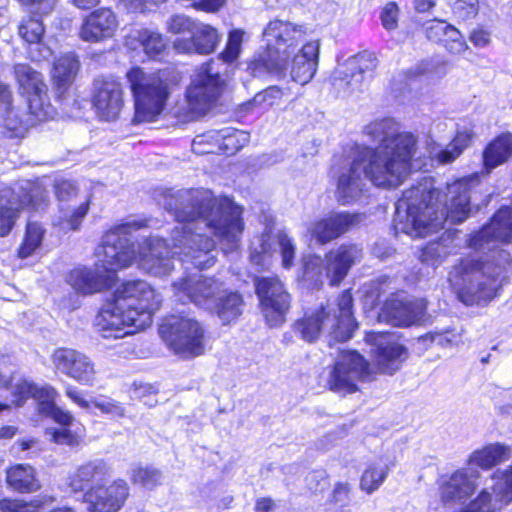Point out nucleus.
<instances>
[{
  "label": "nucleus",
  "mask_w": 512,
  "mask_h": 512,
  "mask_svg": "<svg viewBox=\"0 0 512 512\" xmlns=\"http://www.w3.org/2000/svg\"><path fill=\"white\" fill-rule=\"evenodd\" d=\"M159 204L177 221L170 236L173 251H170L167 240L152 238L148 252L140 259L142 268L148 273L168 275L174 268L170 254L178 255L181 263H191L200 270L213 266L216 262L215 242L201 233L204 228L213 230L225 251L238 247L244 224L242 209L232 200H217L209 190L189 189L166 191Z\"/></svg>",
  "instance_id": "1"
},
{
  "label": "nucleus",
  "mask_w": 512,
  "mask_h": 512,
  "mask_svg": "<svg viewBox=\"0 0 512 512\" xmlns=\"http://www.w3.org/2000/svg\"><path fill=\"white\" fill-rule=\"evenodd\" d=\"M512 237V205L500 208L491 222L472 236L470 246L488 250L481 257L462 258L449 272L448 280L458 298L466 305L487 303L497 296L503 282L512 273L510 252L498 249Z\"/></svg>",
  "instance_id": "2"
},
{
  "label": "nucleus",
  "mask_w": 512,
  "mask_h": 512,
  "mask_svg": "<svg viewBox=\"0 0 512 512\" xmlns=\"http://www.w3.org/2000/svg\"><path fill=\"white\" fill-rule=\"evenodd\" d=\"M364 131L378 143L375 148L363 147L357 153L365 177L377 187L401 185L411 171V160L416 154L415 136L400 131L399 124L391 118L376 120Z\"/></svg>",
  "instance_id": "3"
},
{
  "label": "nucleus",
  "mask_w": 512,
  "mask_h": 512,
  "mask_svg": "<svg viewBox=\"0 0 512 512\" xmlns=\"http://www.w3.org/2000/svg\"><path fill=\"white\" fill-rule=\"evenodd\" d=\"M478 185V176L463 178L447 186V203L441 211L430 205L435 191H428L421 187H413L403 193V197L396 203L394 228L397 232L421 234L423 232H436L443 228L446 221L452 224L465 221L471 211V199L475 186Z\"/></svg>",
  "instance_id": "4"
},
{
  "label": "nucleus",
  "mask_w": 512,
  "mask_h": 512,
  "mask_svg": "<svg viewBox=\"0 0 512 512\" xmlns=\"http://www.w3.org/2000/svg\"><path fill=\"white\" fill-rule=\"evenodd\" d=\"M160 304V295L147 282H124L96 316L95 326L104 338L134 334L151 325Z\"/></svg>",
  "instance_id": "5"
},
{
  "label": "nucleus",
  "mask_w": 512,
  "mask_h": 512,
  "mask_svg": "<svg viewBox=\"0 0 512 512\" xmlns=\"http://www.w3.org/2000/svg\"><path fill=\"white\" fill-rule=\"evenodd\" d=\"M352 306L351 293L344 291L338 296L335 304L329 303L315 314L297 320L292 325V330L309 343L316 341L323 331L328 333L329 346H332L333 342H345L352 337L357 327L352 317Z\"/></svg>",
  "instance_id": "6"
},
{
  "label": "nucleus",
  "mask_w": 512,
  "mask_h": 512,
  "mask_svg": "<svg viewBox=\"0 0 512 512\" xmlns=\"http://www.w3.org/2000/svg\"><path fill=\"white\" fill-rule=\"evenodd\" d=\"M306 34L305 25L281 19L270 21L263 32L268 51L250 65L252 74L260 77L268 73L279 79L285 78L289 55Z\"/></svg>",
  "instance_id": "7"
},
{
  "label": "nucleus",
  "mask_w": 512,
  "mask_h": 512,
  "mask_svg": "<svg viewBox=\"0 0 512 512\" xmlns=\"http://www.w3.org/2000/svg\"><path fill=\"white\" fill-rule=\"evenodd\" d=\"M134 98L137 123L155 120L164 110L169 97V87L161 72L148 73L139 67L126 73Z\"/></svg>",
  "instance_id": "8"
},
{
  "label": "nucleus",
  "mask_w": 512,
  "mask_h": 512,
  "mask_svg": "<svg viewBox=\"0 0 512 512\" xmlns=\"http://www.w3.org/2000/svg\"><path fill=\"white\" fill-rule=\"evenodd\" d=\"M221 94V79L213 63L203 64L193 75L185 99L174 107V115L184 121L203 116Z\"/></svg>",
  "instance_id": "9"
},
{
  "label": "nucleus",
  "mask_w": 512,
  "mask_h": 512,
  "mask_svg": "<svg viewBox=\"0 0 512 512\" xmlns=\"http://www.w3.org/2000/svg\"><path fill=\"white\" fill-rule=\"evenodd\" d=\"M361 258L362 249L355 244H342L330 250L324 260L317 255H308L303 259V278L317 284L325 275L331 285H338Z\"/></svg>",
  "instance_id": "10"
},
{
  "label": "nucleus",
  "mask_w": 512,
  "mask_h": 512,
  "mask_svg": "<svg viewBox=\"0 0 512 512\" xmlns=\"http://www.w3.org/2000/svg\"><path fill=\"white\" fill-rule=\"evenodd\" d=\"M0 236L4 237L12 230L20 209L29 207L34 210L47 206L48 194L38 182L23 180L12 188L3 189L0 194Z\"/></svg>",
  "instance_id": "11"
},
{
  "label": "nucleus",
  "mask_w": 512,
  "mask_h": 512,
  "mask_svg": "<svg viewBox=\"0 0 512 512\" xmlns=\"http://www.w3.org/2000/svg\"><path fill=\"white\" fill-rule=\"evenodd\" d=\"M145 223L129 221L111 228L103 237L98 252V264L106 273H114L132 265L136 259V248L129 235Z\"/></svg>",
  "instance_id": "12"
},
{
  "label": "nucleus",
  "mask_w": 512,
  "mask_h": 512,
  "mask_svg": "<svg viewBox=\"0 0 512 512\" xmlns=\"http://www.w3.org/2000/svg\"><path fill=\"white\" fill-rule=\"evenodd\" d=\"M159 333L176 354L194 357L204 353V329L192 318L171 316L160 326Z\"/></svg>",
  "instance_id": "13"
},
{
  "label": "nucleus",
  "mask_w": 512,
  "mask_h": 512,
  "mask_svg": "<svg viewBox=\"0 0 512 512\" xmlns=\"http://www.w3.org/2000/svg\"><path fill=\"white\" fill-rule=\"evenodd\" d=\"M174 295L182 303L192 302L207 310L215 306V300L226 292V286L217 276H206L201 273L187 274L173 284Z\"/></svg>",
  "instance_id": "14"
},
{
  "label": "nucleus",
  "mask_w": 512,
  "mask_h": 512,
  "mask_svg": "<svg viewBox=\"0 0 512 512\" xmlns=\"http://www.w3.org/2000/svg\"><path fill=\"white\" fill-rule=\"evenodd\" d=\"M255 292L259 306L270 327H278L285 322L291 306V295L278 277L255 279Z\"/></svg>",
  "instance_id": "15"
},
{
  "label": "nucleus",
  "mask_w": 512,
  "mask_h": 512,
  "mask_svg": "<svg viewBox=\"0 0 512 512\" xmlns=\"http://www.w3.org/2000/svg\"><path fill=\"white\" fill-rule=\"evenodd\" d=\"M370 376V366L359 353L340 351L330 372L328 385L335 392L353 393L357 391L358 383Z\"/></svg>",
  "instance_id": "16"
},
{
  "label": "nucleus",
  "mask_w": 512,
  "mask_h": 512,
  "mask_svg": "<svg viewBox=\"0 0 512 512\" xmlns=\"http://www.w3.org/2000/svg\"><path fill=\"white\" fill-rule=\"evenodd\" d=\"M492 493L484 488L478 496L458 512H501L512 501V464L497 469L491 476Z\"/></svg>",
  "instance_id": "17"
},
{
  "label": "nucleus",
  "mask_w": 512,
  "mask_h": 512,
  "mask_svg": "<svg viewBox=\"0 0 512 512\" xmlns=\"http://www.w3.org/2000/svg\"><path fill=\"white\" fill-rule=\"evenodd\" d=\"M366 341L374 347L371 375L374 372L392 375L400 369L407 356L403 345L393 341L385 332H369Z\"/></svg>",
  "instance_id": "18"
},
{
  "label": "nucleus",
  "mask_w": 512,
  "mask_h": 512,
  "mask_svg": "<svg viewBox=\"0 0 512 512\" xmlns=\"http://www.w3.org/2000/svg\"><path fill=\"white\" fill-rule=\"evenodd\" d=\"M54 367L84 386H92L96 381L97 371L92 359L75 349L59 348L51 356Z\"/></svg>",
  "instance_id": "19"
},
{
  "label": "nucleus",
  "mask_w": 512,
  "mask_h": 512,
  "mask_svg": "<svg viewBox=\"0 0 512 512\" xmlns=\"http://www.w3.org/2000/svg\"><path fill=\"white\" fill-rule=\"evenodd\" d=\"M92 104L96 115L105 121L117 119L124 107L122 84L113 77L97 78L93 82Z\"/></svg>",
  "instance_id": "20"
},
{
  "label": "nucleus",
  "mask_w": 512,
  "mask_h": 512,
  "mask_svg": "<svg viewBox=\"0 0 512 512\" xmlns=\"http://www.w3.org/2000/svg\"><path fill=\"white\" fill-rule=\"evenodd\" d=\"M129 497V486L118 479L109 486L93 485L83 496L88 512H118Z\"/></svg>",
  "instance_id": "21"
},
{
  "label": "nucleus",
  "mask_w": 512,
  "mask_h": 512,
  "mask_svg": "<svg viewBox=\"0 0 512 512\" xmlns=\"http://www.w3.org/2000/svg\"><path fill=\"white\" fill-rule=\"evenodd\" d=\"M426 302L423 299L409 300L392 296L384 303L379 320L397 327H408L424 320Z\"/></svg>",
  "instance_id": "22"
},
{
  "label": "nucleus",
  "mask_w": 512,
  "mask_h": 512,
  "mask_svg": "<svg viewBox=\"0 0 512 512\" xmlns=\"http://www.w3.org/2000/svg\"><path fill=\"white\" fill-rule=\"evenodd\" d=\"M257 241L258 243L253 247L250 255L254 264L258 266L265 265L266 258L272 256L277 248L282 259V266L285 269H290L293 266L296 245L286 232L278 231L275 235H272L270 231H265Z\"/></svg>",
  "instance_id": "23"
},
{
  "label": "nucleus",
  "mask_w": 512,
  "mask_h": 512,
  "mask_svg": "<svg viewBox=\"0 0 512 512\" xmlns=\"http://www.w3.org/2000/svg\"><path fill=\"white\" fill-rule=\"evenodd\" d=\"M375 64L371 58L358 56L349 59L336 70L333 85L338 94L345 98L362 91L366 74H371Z\"/></svg>",
  "instance_id": "24"
},
{
  "label": "nucleus",
  "mask_w": 512,
  "mask_h": 512,
  "mask_svg": "<svg viewBox=\"0 0 512 512\" xmlns=\"http://www.w3.org/2000/svg\"><path fill=\"white\" fill-rule=\"evenodd\" d=\"M365 216L361 213L333 212L311 222L308 232L319 244H327L359 225Z\"/></svg>",
  "instance_id": "25"
},
{
  "label": "nucleus",
  "mask_w": 512,
  "mask_h": 512,
  "mask_svg": "<svg viewBox=\"0 0 512 512\" xmlns=\"http://www.w3.org/2000/svg\"><path fill=\"white\" fill-rule=\"evenodd\" d=\"M118 26L117 16L111 9H96L83 18L79 28V37L84 42H102L112 38Z\"/></svg>",
  "instance_id": "26"
},
{
  "label": "nucleus",
  "mask_w": 512,
  "mask_h": 512,
  "mask_svg": "<svg viewBox=\"0 0 512 512\" xmlns=\"http://www.w3.org/2000/svg\"><path fill=\"white\" fill-rule=\"evenodd\" d=\"M221 37L216 28L209 24L197 22L190 38H177L174 49L179 53H197L207 55L215 51Z\"/></svg>",
  "instance_id": "27"
},
{
  "label": "nucleus",
  "mask_w": 512,
  "mask_h": 512,
  "mask_svg": "<svg viewBox=\"0 0 512 512\" xmlns=\"http://www.w3.org/2000/svg\"><path fill=\"white\" fill-rule=\"evenodd\" d=\"M366 179L363 166L356 156L349 167L342 169L338 177L335 191L337 201L342 205L356 201L366 187Z\"/></svg>",
  "instance_id": "28"
},
{
  "label": "nucleus",
  "mask_w": 512,
  "mask_h": 512,
  "mask_svg": "<svg viewBox=\"0 0 512 512\" xmlns=\"http://www.w3.org/2000/svg\"><path fill=\"white\" fill-rule=\"evenodd\" d=\"M320 43L318 40L307 42L294 55L290 67L291 80L301 85L309 83L316 74L319 63Z\"/></svg>",
  "instance_id": "29"
},
{
  "label": "nucleus",
  "mask_w": 512,
  "mask_h": 512,
  "mask_svg": "<svg viewBox=\"0 0 512 512\" xmlns=\"http://www.w3.org/2000/svg\"><path fill=\"white\" fill-rule=\"evenodd\" d=\"M99 264L96 268L76 267L66 276L67 283L76 292L89 295L100 292L110 284V276L104 274Z\"/></svg>",
  "instance_id": "30"
},
{
  "label": "nucleus",
  "mask_w": 512,
  "mask_h": 512,
  "mask_svg": "<svg viewBox=\"0 0 512 512\" xmlns=\"http://www.w3.org/2000/svg\"><path fill=\"white\" fill-rule=\"evenodd\" d=\"M111 475L110 466L102 459L88 461L76 468L68 477V485L73 492L84 491L88 486L100 485Z\"/></svg>",
  "instance_id": "31"
},
{
  "label": "nucleus",
  "mask_w": 512,
  "mask_h": 512,
  "mask_svg": "<svg viewBox=\"0 0 512 512\" xmlns=\"http://www.w3.org/2000/svg\"><path fill=\"white\" fill-rule=\"evenodd\" d=\"M80 69V61L74 53L60 56L51 71L52 84L56 99L63 101Z\"/></svg>",
  "instance_id": "32"
},
{
  "label": "nucleus",
  "mask_w": 512,
  "mask_h": 512,
  "mask_svg": "<svg viewBox=\"0 0 512 512\" xmlns=\"http://www.w3.org/2000/svg\"><path fill=\"white\" fill-rule=\"evenodd\" d=\"M479 472L461 469L454 472L443 486L442 499L445 503L467 499L478 487Z\"/></svg>",
  "instance_id": "33"
},
{
  "label": "nucleus",
  "mask_w": 512,
  "mask_h": 512,
  "mask_svg": "<svg viewBox=\"0 0 512 512\" xmlns=\"http://www.w3.org/2000/svg\"><path fill=\"white\" fill-rule=\"evenodd\" d=\"M126 44L133 49L140 46L150 58L159 56L166 47L163 35L147 28L132 29L127 36Z\"/></svg>",
  "instance_id": "34"
},
{
  "label": "nucleus",
  "mask_w": 512,
  "mask_h": 512,
  "mask_svg": "<svg viewBox=\"0 0 512 512\" xmlns=\"http://www.w3.org/2000/svg\"><path fill=\"white\" fill-rule=\"evenodd\" d=\"M11 390L12 401L16 406H21L28 398L36 400L39 406L45 399H56L59 395L51 385L37 386L27 379H18L11 386Z\"/></svg>",
  "instance_id": "35"
},
{
  "label": "nucleus",
  "mask_w": 512,
  "mask_h": 512,
  "mask_svg": "<svg viewBox=\"0 0 512 512\" xmlns=\"http://www.w3.org/2000/svg\"><path fill=\"white\" fill-rule=\"evenodd\" d=\"M6 482L20 493H31L40 489L35 469L28 464H16L6 470Z\"/></svg>",
  "instance_id": "36"
},
{
  "label": "nucleus",
  "mask_w": 512,
  "mask_h": 512,
  "mask_svg": "<svg viewBox=\"0 0 512 512\" xmlns=\"http://www.w3.org/2000/svg\"><path fill=\"white\" fill-rule=\"evenodd\" d=\"M511 457V449L509 446L493 443L484 446L479 450H475L469 456V464L482 469H490L502 462L507 461Z\"/></svg>",
  "instance_id": "37"
},
{
  "label": "nucleus",
  "mask_w": 512,
  "mask_h": 512,
  "mask_svg": "<svg viewBox=\"0 0 512 512\" xmlns=\"http://www.w3.org/2000/svg\"><path fill=\"white\" fill-rule=\"evenodd\" d=\"M244 300L237 292H224L215 300V306L208 309L215 313L223 324H230L243 313Z\"/></svg>",
  "instance_id": "38"
},
{
  "label": "nucleus",
  "mask_w": 512,
  "mask_h": 512,
  "mask_svg": "<svg viewBox=\"0 0 512 512\" xmlns=\"http://www.w3.org/2000/svg\"><path fill=\"white\" fill-rule=\"evenodd\" d=\"M47 92L46 86L44 91H35L27 94L28 123L36 125L38 122L52 119L56 115V109L50 103Z\"/></svg>",
  "instance_id": "39"
},
{
  "label": "nucleus",
  "mask_w": 512,
  "mask_h": 512,
  "mask_svg": "<svg viewBox=\"0 0 512 512\" xmlns=\"http://www.w3.org/2000/svg\"><path fill=\"white\" fill-rule=\"evenodd\" d=\"M512 156V134L505 133L493 140L484 150V167L491 169L504 163Z\"/></svg>",
  "instance_id": "40"
},
{
  "label": "nucleus",
  "mask_w": 512,
  "mask_h": 512,
  "mask_svg": "<svg viewBox=\"0 0 512 512\" xmlns=\"http://www.w3.org/2000/svg\"><path fill=\"white\" fill-rule=\"evenodd\" d=\"M45 235L46 229L41 223L28 222L17 249V257L27 259L35 255L41 249Z\"/></svg>",
  "instance_id": "41"
},
{
  "label": "nucleus",
  "mask_w": 512,
  "mask_h": 512,
  "mask_svg": "<svg viewBox=\"0 0 512 512\" xmlns=\"http://www.w3.org/2000/svg\"><path fill=\"white\" fill-rule=\"evenodd\" d=\"M89 211V201L81 203L73 210L60 209L59 216L54 219L53 225L58 227L60 231L66 233L76 231L80 228L84 218Z\"/></svg>",
  "instance_id": "42"
},
{
  "label": "nucleus",
  "mask_w": 512,
  "mask_h": 512,
  "mask_svg": "<svg viewBox=\"0 0 512 512\" xmlns=\"http://www.w3.org/2000/svg\"><path fill=\"white\" fill-rule=\"evenodd\" d=\"M473 137L472 130L467 128L459 130L451 143L436 155L438 162L441 164L453 162L471 144Z\"/></svg>",
  "instance_id": "43"
},
{
  "label": "nucleus",
  "mask_w": 512,
  "mask_h": 512,
  "mask_svg": "<svg viewBox=\"0 0 512 512\" xmlns=\"http://www.w3.org/2000/svg\"><path fill=\"white\" fill-rule=\"evenodd\" d=\"M14 73L20 89L25 94L44 91V87L47 86L42 75L27 64L15 65Z\"/></svg>",
  "instance_id": "44"
},
{
  "label": "nucleus",
  "mask_w": 512,
  "mask_h": 512,
  "mask_svg": "<svg viewBox=\"0 0 512 512\" xmlns=\"http://www.w3.org/2000/svg\"><path fill=\"white\" fill-rule=\"evenodd\" d=\"M390 471L388 464L373 462L364 470L360 479V488L368 494L376 491L385 481Z\"/></svg>",
  "instance_id": "45"
},
{
  "label": "nucleus",
  "mask_w": 512,
  "mask_h": 512,
  "mask_svg": "<svg viewBox=\"0 0 512 512\" xmlns=\"http://www.w3.org/2000/svg\"><path fill=\"white\" fill-rule=\"evenodd\" d=\"M54 501L52 496H43L33 499L30 502H25L17 499H2L0 500L1 512H38V509Z\"/></svg>",
  "instance_id": "46"
},
{
  "label": "nucleus",
  "mask_w": 512,
  "mask_h": 512,
  "mask_svg": "<svg viewBox=\"0 0 512 512\" xmlns=\"http://www.w3.org/2000/svg\"><path fill=\"white\" fill-rule=\"evenodd\" d=\"M206 136L217 137V141L223 140V147L231 150H239L249 142V133L230 127L212 131Z\"/></svg>",
  "instance_id": "47"
},
{
  "label": "nucleus",
  "mask_w": 512,
  "mask_h": 512,
  "mask_svg": "<svg viewBox=\"0 0 512 512\" xmlns=\"http://www.w3.org/2000/svg\"><path fill=\"white\" fill-rule=\"evenodd\" d=\"M18 33L27 43L39 45L44 36L45 28L41 20L29 17L22 21Z\"/></svg>",
  "instance_id": "48"
},
{
  "label": "nucleus",
  "mask_w": 512,
  "mask_h": 512,
  "mask_svg": "<svg viewBox=\"0 0 512 512\" xmlns=\"http://www.w3.org/2000/svg\"><path fill=\"white\" fill-rule=\"evenodd\" d=\"M450 254L448 247L441 242H432L425 246L420 255V261L426 265L437 267Z\"/></svg>",
  "instance_id": "49"
},
{
  "label": "nucleus",
  "mask_w": 512,
  "mask_h": 512,
  "mask_svg": "<svg viewBox=\"0 0 512 512\" xmlns=\"http://www.w3.org/2000/svg\"><path fill=\"white\" fill-rule=\"evenodd\" d=\"M283 97V91L277 86H270L257 93L253 99L245 104L247 109L253 107L269 108L279 103Z\"/></svg>",
  "instance_id": "50"
},
{
  "label": "nucleus",
  "mask_w": 512,
  "mask_h": 512,
  "mask_svg": "<svg viewBox=\"0 0 512 512\" xmlns=\"http://www.w3.org/2000/svg\"><path fill=\"white\" fill-rule=\"evenodd\" d=\"M8 107L0 111V117L4 120V125L7 129L12 131H18L19 129H28L34 126L27 122L28 113H20L11 106V100L9 101Z\"/></svg>",
  "instance_id": "51"
},
{
  "label": "nucleus",
  "mask_w": 512,
  "mask_h": 512,
  "mask_svg": "<svg viewBox=\"0 0 512 512\" xmlns=\"http://www.w3.org/2000/svg\"><path fill=\"white\" fill-rule=\"evenodd\" d=\"M131 480L147 489H153L161 482V473L152 467H136L131 471Z\"/></svg>",
  "instance_id": "52"
},
{
  "label": "nucleus",
  "mask_w": 512,
  "mask_h": 512,
  "mask_svg": "<svg viewBox=\"0 0 512 512\" xmlns=\"http://www.w3.org/2000/svg\"><path fill=\"white\" fill-rule=\"evenodd\" d=\"M56 399H45L39 405V412L51 417L55 422L62 426H69L73 422V416L67 410H63L55 404Z\"/></svg>",
  "instance_id": "53"
},
{
  "label": "nucleus",
  "mask_w": 512,
  "mask_h": 512,
  "mask_svg": "<svg viewBox=\"0 0 512 512\" xmlns=\"http://www.w3.org/2000/svg\"><path fill=\"white\" fill-rule=\"evenodd\" d=\"M243 31L234 30L229 33L228 41L224 51L220 54V58L225 63H233L236 61L241 52L243 42Z\"/></svg>",
  "instance_id": "54"
},
{
  "label": "nucleus",
  "mask_w": 512,
  "mask_h": 512,
  "mask_svg": "<svg viewBox=\"0 0 512 512\" xmlns=\"http://www.w3.org/2000/svg\"><path fill=\"white\" fill-rule=\"evenodd\" d=\"M443 44L452 54H461L468 49V45L460 31L449 24L445 31Z\"/></svg>",
  "instance_id": "55"
},
{
  "label": "nucleus",
  "mask_w": 512,
  "mask_h": 512,
  "mask_svg": "<svg viewBox=\"0 0 512 512\" xmlns=\"http://www.w3.org/2000/svg\"><path fill=\"white\" fill-rule=\"evenodd\" d=\"M46 436L56 444L78 446L81 442V436L70 431L67 426L61 428H49L46 430Z\"/></svg>",
  "instance_id": "56"
},
{
  "label": "nucleus",
  "mask_w": 512,
  "mask_h": 512,
  "mask_svg": "<svg viewBox=\"0 0 512 512\" xmlns=\"http://www.w3.org/2000/svg\"><path fill=\"white\" fill-rule=\"evenodd\" d=\"M197 22L184 14H175L166 21L167 31L173 34L190 33L193 31Z\"/></svg>",
  "instance_id": "57"
},
{
  "label": "nucleus",
  "mask_w": 512,
  "mask_h": 512,
  "mask_svg": "<svg viewBox=\"0 0 512 512\" xmlns=\"http://www.w3.org/2000/svg\"><path fill=\"white\" fill-rule=\"evenodd\" d=\"M213 130H211L212 132ZM210 131L198 135L194 138L192 142V150L197 154H207L214 152V146H218L219 148L223 147V140L217 141V137H207Z\"/></svg>",
  "instance_id": "58"
},
{
  "label": "nucleus",
  "mask_w": 512,
  "mask_h": 512,
  "mask_svg": "<svg viewBox=\"0 0 512 512\" xmlns=\"http://www.w3.org/2000/svg\"><path fill=\"white\" fill-rule=\"evenodd\" d=\"M422 339L430 340L431 343L440 347H452L459 342L460 336L452 330H446L444 332H429Z\"/></svg>",
  "instance_id": "59"
},
{
  "label": "nucleus",
  "mask_w": 512,
  "mask_h": 512,
  "mask_svg": "<svg viewBox=\"0 0 512 512\" xmlns=\"http://www.w3.org/2000/svg\"><path fill=\"white\" fill-rule=\"evenodd\" d=\"M30 13L40 16L49 15L56 7L57 0H18Z\"/></svg>",
  "instance_id": "60"
},
{
  "label": "nucleus",
  "mask_w": 512,
  "mask_h": 512,
  "mask_svg": "<svg viewBox=\"0 0 512 512\" xmlns=\"http://www.w3.org/2000/svg\"><path fill=\"white\" fill-rule=\"evenodd\" d=\"M54 192L59 202H68L77 196V187L68 180H59L54 184Z\"/></svg>",
  "instance_id": "61"
},
{
  "label": "nucleus",
  "mask_w": 512,
  "mask_h": 512,
  "mask_svg": "<svg viewBox=\"0 0 512 512\" xmlns=\"http://www.w3.org/2000/svg\"><path fill=\"white\" fill-rule=\"evenodd\" d=\"M351 485L347 482H338L335 484L333 491L328 499L330 504L348 505L350 501Z\"/></svg>",
  "instance_id": "62"
},
{
  "label": "nucleus",
  "mask_w": 512,
  "mask_h": 512,
  "mask_svg": "<svg viewBox=\"0 0 512 512\" xmlns=\"http://www.w3.org/2000/svg\"><path fill=\"white\" fill-rule=\"evenodd\" d=\"M381 22L385 29L393 30L397 27L398 6L395 2L386 4L381 12Z\"/></svg>",
  "instance_id": "63"
},
{
  "label": "nucleus",
  "mask_w": 512,
  "mask_h": 512,
  "mask_svg": "<svg viewBox=\"0 0 512 512\" xmlns=\"http://www.w3.org/2000/svg\"><path fill=\"white\" fill-rule=\"evenodd\" d=\"M448 23L445 21L434 20L428 23L425 33L426 37L433 42H443Z\"/></svg>",
  "instance_id": "64"
}]
</instances>
